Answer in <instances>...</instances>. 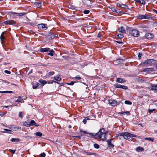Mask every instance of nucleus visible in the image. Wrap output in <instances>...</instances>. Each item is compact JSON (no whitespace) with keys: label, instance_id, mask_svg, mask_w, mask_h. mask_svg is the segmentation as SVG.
Instances as JSON below:
<instances>
[{"label":"nucleus","instance_id":"4","mask_svg":"<svg viewBox=\"0 0 157 157\" xmlns=\"http://www.w3.org/2000/svg\"><path fill=\"white\" fill-rule=\"evenodd\" d=\"M155 60L154 59H149L145 60L144 62V63L151 66L155 63Z\"/></svg>","mask_w":157,"mask_h":157},{"label":"nucleus","instance_id":"10","mask_svg":"<svg viewBox=\"0 0 157 157\" xmlns=\"http://www.w3.org/2000/svg\"><path fill=\"white\" fill-rule=\"evenodd\" d=\"M144 72H147L148 73H151L152 72L154 71H155L156 70H154V68L151 67V68H145L144 69Z\"/></svg>","mask_w":157,"mask_h":157},{"label":"nucleus","instance_id":"12","mask_svg":"<svg viewBox=\"0 0 157 157\" xmlns=\"http://www.w3.org/2000/svg\"><path fill=\"white\" fill-rule=\"evenodd\" d=\"M37 26L39 29H43L44 30H46L47 28L45 25L44 24H40L37 25Z\"/></svg>","mask_w":157,"mask_h":157},{"label":"nucleus","instance_id":"33","mask_svg":"<svg viewBox=\"0 0 157 157\" xmlns=\"http://www.w3.org/2000/svg\"><path fill=\"white\" fill-rule=\"evenodd\" d=\"M144 140H148L153 142L154 139L151 138H144Z\"/></svg>","mask_w":157,"mask_h":157},{"label":"nucleus","instance_id":"60","mask_svg":"<svg viewBox=\"0 0 157 157\" xmlns=\"http://www.w3.org/2000/svg\"><path fill=\"white\" fill-rule=\"evenodd\" d=\"M87 64L86 63H84L82 65V66L83 67H84L87 66Z\"/></svg>","mask_w":157,"mask_h":157},{"label":"nucleus","instance_id":"18","mask_svg":"<svg viewBox=\"0 0 157 157\" xmlns=\"http://www.w3.org/2000/svg\"><path fill=\"white\" fill-rule=\"evenodd\" d=\"M116 82L118 83H124L126 82V80L120 78H117L116 80Z\"/></svg>","mask_w":157,"mask_h":157},{"label":"nucleus","instance_id":"55","mask_svg":"<svg viewBox=\"0 0 157 157\" xmlns=\"http://www.w3.org/2000/svg\"><path fill=\"white\" fill-rule=\"evenodd\" d=\"M125 114H126L127 115H128L130 114L129 111H126L124 112Z\"/></svg>","mask_w":157,"mask_h":157},{"label":"nucleus","instance_id":"39","mask_svg":"<svg viewBox=\"0 0 157 157\" xmlns=\"http://www.w3.org/2000/svg\"><path fill=\"white\" fill-rule=\"evenodd\" d=\"M75 79L77 80H80L81 79V78L80 77V76L79 75H77L76 77H75L74 78H73V79Z\"/></svg>","mask_w":157,"mask_h":157},{"label":"nucleus","instance_id":"19","mask_svg":"<svg viewBox=\"0 0 157 157\" xmlns=\"http://www.w3.org/2000/svg\"><path fill=\"white\" fill-rule=\"evenodd\" d=\"M32 85L33 88L34 89H35L39 86L40 84L38 82H36L35 83H32Z\"/></svg>","mask_w":157,"mask_h":157},{"label":"nucleus","instance_id":"45","mask_svg":"<svg viewBox=\"0 0 157 157\" xmlns=\"http://www.w3.org/2000/svg\"><path fill=\"white\" fill-rule=\"evenodd\" d=\"M21 97H19L18 98L17 100L16 101V102H19L21 101Z\"/></svg>","mask_w":157,"mask_h":157},{"label":"nucleus","instance_id":"17","mask_svg":"<svg viewBox=\"0 0 157 157\" xmlns=\"http://www.w3.org/2000/svg\"><path fill=\"white\" fill-rule=\"evenodd\" d=\"M18 13L13 12H10L9 13V15L12 18H16V16H17Z\"/></svg>","mask_w":157,"mask_h":157},{"label":"nucleus","instance_id":"59","mask_svg":"<svg viewBox=\"0 0 157 157\" xmlns=\"http://www.w3.org/2000/svg\"><path fill=\"white\" fill-rule=\"evenodd\" d=\"M117 6H119V7H121V4L120 3H118L117 4Z\"/></svg>","mask_w":157,"mask_h":157},{"label":"nucleus","instance_id":"64","mask_svg":"<svg viewBox=\"0 0 157 157\" xmlns=\"http://www.w3.org/2000/svg\"><path fill=\"white\" fill-rule=\"evenodd\" d=\"M153 10L154 12H155V13H156L157 14V10H155V9H153Z\"/></svg>","mask_w":157,"mask_h":157},{"label":"nucleus","instance_id":"25","mask_svg":"<svg viewBox=\"0 0 157 157\" xmlns=\"http://www.w3.org/2000/svg\"><path fill=\"white\" fill-rule=\"evenodd\" d=\"M144 151V148L142 147H137L136 149V151L137 152H139L140 151Z\"/></svg>","mask_w":157,"mask_h":157},{"label":"nucleus","instance_id":"15","mask_svg":"<svg viewBox=\"0 0 157 157\" xmlns=\"http://www.w3.org/2000/svg\"><path fill=\"white\" fill-rule=\"evenodd\" d=\"M145 36L147 39H150L153 37V35L151 33H147L145 34Z\"/></svg>","mask_w":157,"mask_h":157},{"label":"nucleus","instance_id":"16","mask_svg":"<svg viewBox=\"0 0 157 157\" xmlns=\"http://www.w3.org/2000/svg\"><path fill=\"white\" fill-rule=\"evenodd\" d=\"M118 30L120 33H126V30L122 26L119 28Z\"/></svg>","mask_w":157,"mask_h":157},{"label":"nucleus","instance_id":"21","mask_svg":"<svg viewBox=\"0 0 157 157\" xmlns=\"http://www.w3.org/2000/svg\"><path fill=\"white\" fill-rule=\"evenodd\" d=\"M10 141L12 142L17 143L20 142V140L19 139L16 138H12L10 140Z\"/></svg>","mask_w":157,"mask_h":157},{"label":"nucleus","instance_id":"11","mask_svg":"<svg viewBox=\"0 0 157 157\" xmlns=\"http://www.w3.org/2000/svg\"><path fill=\"white\" fill-rule=\"evenodd\" d=\"M109 103L113 106H116L117 104V102L116 100L111 99L109 101Z\"/></svg>","mask_w":157,"mask_h":157},{"label":"nucleus","instance_id":"50","mask_svg":"<svg viewBox=\"0 0 157 157\" xmlns=\"http://www.w3.org/2000/svg\"><path fill=\"white\" fill-rule=\"evenodd\" d=\"M4 92L5 93H13V91H4Z\"/></svg>","mask_w":157,"mask_h":157},{"label":"nucleus","instance_id":"54","mask_svg":"<svg viewBox=\"0 0 157 157\" xmlns=\"http://www.w3.org/2000/svg\"><path fill=\"white\" fill-rule=\"evenodd\" d=\"M82 122L84 124H86V120L85 119L83 120Z\"/></svg>","mask_w":157,"mask_h":157},{"label":"nucleus","instance_id":"41","mask_svg":"<svg viewBox=\"0 0 157 157\" xmlns=\"http://www.w3.org/2000/svg\"><path fill=\"white\" fill-rule=\"evenodd\" d=\"M94 147L97 149H98L99 148V145L97 144H94Z\"/></svg>","mask_w":157,"mask_h":157},{"label":"nucleus","instance_id":"48","mask_svg":"<svg viewBox=\"0 0 157 157\" xmlns=\"http://www.w3.org/2000/svg\"><path fill=\"white\" fill-rule=\"evenodd\" d=\"M142 56V53L139 52L138 54V57L139 59H140Z\"/></svg>","mask_w":157,"mask_h":157},{"label":"nucleus","instance_id":"1","mask_svg":"<svg viewBox=\"0 0 157 157\" xmlns=\"http://www.w3.org/2000/svg\"><path fill=\"white\" fill-rule=\"evenodd\" d=\"M105 131V129L104 128H101L99 132L96 133H88L86 131H83L82 130H81L80 131V133L81 136H84V135L82 134V133H84V134H89L90 135V137H92L94 138H96V139H101V134Z\"/></svg>","mask_w":157,"mask_h":157},{"label":"nucleus","instance_id":"34","mask_svg":"<svg viewBox=\"0 0 157 157\" xmlns=\"http://www.w3.org/2000/svg\"><path fill=\"white\" fill-rule=\"evenodd\" d=\"M35 135L36 136L39 137H41L42 136V133L40 132H38L36 133Z\"/></svg>","mask_w":157,"mask_h":157},{"label":"nucleus","instance_id":"8","mask_svg":"<svg viewBox=\"0 0 157 157\" xmlns=\"http://www.w3.org/2000/svg\"><path fill=\"white\" fill-rule=\"evenodd\" d=\"M6 25H12L16 24V22L13 20H7L4 22Z\"/></svg>","mask_w":157,"mask_h":157},{"label":"nucleus","instance_id":"32","mask_svg":"<svg viewBox=\"0 0 157 157\" xmlns=\"http://www.w3.org/2000/svg\"><path fill=\"white\" fill-rule=\"evenodd\" d=\"M68 7L69 9H71L72 10L75 9V7L71 5L70 4L68 5Z\"/></svg>","mask_w":157,"mask_h":157},{"label":"nucleus","instance_id":"56","mask_svg":"<svg viewBox=\"0 0 157 157\" xmlns=\"http://www.w3.org/2000/svg\"><path fill=\"white\" fill-rule=\"evenodd\" d=\"M31 137H30L29 136H25V138H26V139H29V138H31Z\"/></svg>","mask_w":157,"mask_h":157},{"label":"nucleus","instance_id":"13","mask_svg":"<svg viewBox=\"0 0 157 157\" xmlns=\"http://www.w3.org/2000/svg\"><path fill=\"white\" fill-rule=\"evenodd\" d=\"M5 34V32H3L0 36V38L1 39V43H2L3 42H4L6 38L5 36H4V34Z\"/></svg>","mask_w":157,"mask_h":157},{"label":"nucleus","instance_id":"35","mask_svg":"<svg viewBox=\"0 0 157 157\" xmlns=\"http://www.w3.org/2000/svg\"><path fill=\"white\" fill-rule=\"evenodd\" d=\"M124 103L127 105H131L132 104V103L131 101L126 100L124 101Z\"/></svg>","mask_w":157,"mask_h":157},{"label":"nucleus","instance_id":"26","mask_svg":"<svg viewBox=\"0 0 157 157\" xmlns=\"http://www.w3.org/2000/svg\"><path fill=\"white\" fill-rule=\"evenodd\" d=\"M23 125L27 127H30L31 126L30 122H25L23 124Z\"/></svg>","mask_w":157,"mask_h":157},{"label":"nucleus","instance_id":"9","mask_svg":"<svg viewBox=\"0 0 157 157\" xmlns=\"http://www.w3.org/2000/svg\"><path fill=\"white\" fill-rule=\"evenodd\" d=\"M113 140V139L111 138L110 140H107L108 147L110 148H112L114 147V145L111 143Z\"/></svg>","mask_w":157,"mask_h":157},{"label":"nucleus","instance_id":"53","mask_svg":"<svg viewBox=\"0 0 157 157\" xmlns=\"http://www.w3.org/2000/svg\"><path fill=\"white\" fill-rule=\"evenodd\" d=\"M151 90H155V91H157V88H151Z\"/></svg>","mask_w":157,"mask_h":157},{"label":"nucleus","instance_id":"30","mask_svg":"<svg viewBox=\"0 0 157 157\" xmlns=\"http://www.w3.org/2000/svg\"><path fill=\"white\" fill-rule=\"evenodd\" d=\"M117 37L120 39H122L124 37V35L123 34L120 33L117 35Z\"/></svg>","mask_w":157,"mask_h":157},{"label":"nucleus","instance_id":"27","mask_svg":"<svg viewBox=\"0 0 157 157\" xmlns=\"http://www.w3.org/2000/svg\"><path fill=\"white\" fill-rule=\"evenodd\" d=\"M54 78L55 80L58 81H60L61 79V78L60 77V75L54 77Z\"/></svg>","mask_w":157,"mask_h":157},{"label":"nucleus","instance_id":"62","mask_svg":"<svg viewBox=\"0 0 157 157\" xmlns=\"http://www.w3.org/2000/svg\"><path fill=\"white\" fill-rule=\"evenodd\" d=\"M4 130L6 131H8V132H9V131H11V130H10V129H4Z\"/></svg>","mask_w":157,"mask_h":157},{"label":"nucleus","instance_id":"42","mask_svg":"<svg viewBox=\"0 0 157 157\" xmlns=\"http://www.w3.org/2000/svg\"><path fill=\"white\" fill-rule=\"evenodd\" d=\"M55 73V72L54 71H51L49 72L48 73V75L49 76H50L52 75H53Z\"/></svg>","mask_w":157,"mask_h":157},{"label":"nucleus","instance_id":"38","mask_svg":"<svg viewBox=\"0 0 157 157\" xmlns=\"http://www.w3.org/2000/svg\"><path fill=\"white\" fill-rule=\"evenodd\" d=\"M23 114L22 113V112H20L19 113V114L18 116L22 118L23 117Z\"/></svg>","mask_w":157,"mask_h":157},{"label":"nucleus","instance_id":"61","mask_svg":"<svg viewBox=\"0 0 157 157\" xmlns=\"http://www.w3.org/2000/svg\"><path fill=\"white\" fill-rule=\"evenodd\" d=\"M97 37H98V38H100V37H101V34H100L99 33H98V34L97 35Z\"/></svg>","mask_w":157,"mask_h":157},{"label":"nucleus","instance_id":"51","mask_svg":"<svg viewBox=\"0 0 157 157\" xmlns=\"http://www.w3.org/2000/svg\"><path fill=\"white\" fill-rule=\"evenodd\" d=\"M9 151L10 152H11L13 154H14L15 152V151L11 149H10Z\"/></svg>","mask_w":157,"mask_h":157},{"label":"nucleus","instance_id":"14","mask_svg":"<svg viewBox=\"0 0 157 157\" xmlns=\"http://www.w3.org/2000/svg\"><path fill=\"white\" fill-rule=\"evenodd\" d=\"M112 10L114 12H115L117 13H122L124 14V13L122 11H120L118 9H116L114 7H113L112 9Z\"/></svg>","mask_w":157,"mask_h":157},{"label":"nucleus","instance_id":"5","mask_svg":"<svg viewBox=\"0 0 157 157\" xmlns=\"http://www.w3.org/2000/svg\"><path fill=\"white\" fill-rule=\"evenodd\" d=\"M131 35L134 37H137L140 35L139 32L135 29L132 30L131 32Z\"/></svg>","mask_w":157,"mask_h":157},{"label":"nucleus","instance_id":"29","mask_svg":"<svg viewBox=\"0 0 157 157\" xmlns=\"http://www.w3.org/2000/svg\"><path fill=\"white\" fill-rule=\"evenodd\" d=\"M34 4L39 7H40L41 6V3L40 2H35L34 3Z\"/></svg>","mask_w":157,"mask_h":157},{"label":"nucleus","instance_id":"28","mask_svg":"<svg viewBox=\"0 0 157 157\" xmlns=\"http://www.w3.org/2000/svg\"><path fill=\"white\" fill-rule=\"evenodd\" d=\"M49 51L50 52L48 53L47 55H50L51 56H53V52H54V51L52 49L51 50H50Z\"/></svg>","mask_w":157,"mask_h":157},{"label":"nucleus","instance_id":"24","mask_svg":"<svg viewBox=\"0 0 157 157\" xmlns=\"http://www.w3.org/2000/svg\"><path fill=\"white\" fill-rule=\"evenodd\" d=\"M39 82L40 83L41 85L42 86H43L44 85L47 83V81L44 80L40 79L39 80Z\"/></svg>","mask_w":157,"mask_h":157},{"label":"nucleus","instance_id":"2","mask_svg":"<svg viewBox=\"0 0 157 157\" xmlns=\"http://www.w3.org/2000/svg\"><path fill=\"white\" fill-rule=\"evenodd\" d=\"M119 136H122L125 139L128 140H129L130 138H131L132 137H136L137 136L136 135L129 133L128 132L120 133L119 134Z\"/></svg>","mask_w":157,"mask_h":157},{"label":"nucleus","instance_id":"43","mask_svg":"<svg viewBox=\"0 0 157 157\" xmlns=\"http://www.w3.org/2000/svg\"><path fill=\"white\" fill-rule=\"evenodd\" d=\"M75 82L74 81H71L70 82L67 83V84L69 85H73Z\"/></svg>","mask_w":157,"mask_h":157},{"label":"nucleus","instance_id":"49","mask_svg":"<svg viewBox=\"0 0 157 157\" xmlns=\"http://www.w3.org/2000/svg\"><path fill=\"white\" fill-rule=\"evenodd\" d=\"M4 72L7 74H11V72L10 71L8 70H5L4 71Z\"/></svg>","mask_w":157,"mask_h":157},{"label":"nucleus","instance_id":"47","mask_svg":"<svg viewBox=\"0 0 157 157\" xmlns=\"http://www.w3.org/2000/svg\"><path fill=\"white\" fill-rule=\"evenodd\" d=\"M155 110V109H149L148 111L149 113H152L153 111H154Z\"/></svg>","mask_w":157,"mask_h":157},{"label":"nucleus","instance_id":"46","mask_svg":"<svg viewBox=\"0 0 157 157\" xmlns=\"http://www.w3.org/2000/svg\"><path fill=\"white\" fill-rule=\"evenodd\" d=\"M46 155L45 154L44 152L41 153L40 154V156L41 157H45Z\"/></svg>","mask_w":157,"mask_h":157},{"label":"nucleus","instance_id":"57","mask_svg":"<svg viewBox=\"0 0 157 157\" xmlns=\"http://www.w3.org/2000/svg\"><path fill=\"white\" fill-rule=\"evenodd\" d=\"M116 42L117 43L119 44H121L123 43L122 42L119 41H117Z\"/></svg>","mask_w":157,"mask_h":157},{"label":"nucleus","instance_id":"52","mask_svg":"<svg viewBox=\"0 0 157 157\" xmlns=\"http://www.w3.org/2000/svg\"><path fill=\"white\" fill-rule=\"evenodd\" d=\"M73 137H75V138H78L79 139H81V136H73Z\"/></svg>","mask_w":157,"mask_h":157},{"label":"nucleus","instance_id":"40","mask_svg":"<svg viewBox=\"0 0 157 157\" xmlns=\"http://www.w3.org/2000/svg\"><path fill=\"white\" fill-rule=\"evenodd\" d=\"M83 13L85 14H87L89 13L90 11L88 10H85L83 11Z\"/></svg>","mask_w":157,"mask_h":157},{"label":"nucleus","instance_id":"6","mask_svg":"<svg viewBox=\"0 0 157 157\" xmlns=\"http://www.w3.org/2000/svg\"><path fill=\"white\" fill-rule=\"evenodd\" d=\"M137 18L139 19H149L150 18V16L149 15H139L137 16Z\"/></svg>","mask_w":157,"mask_h":157},{"label":"nucleus","instance_id":"31","mask_svg":"<svg viewBox=\"0 0 157 157\" xmlns=\"http://www.w3.org/2000/svg\"><path fill=\"white\" fill-rule=\"evenodd\" d=\"M121 8H124L125 9H128V6L124 4H121Z\"/></svg>","mask_w":157,"mask_h":157},{"label":"nucleus","instance_id":"44","mask_svg":"<svg viewBox=\"0 0 157 157\" xmlns=\"http://www.w3.org/2000/svg\"><path fill=\"white\" fill-rule=\"evenodd\" d=\"M86 154L89 155H96V154L94 153H93V152H86Z\"/></svg>","mask_w":157,"mask_h":157},{"label":"nucleus","instance_id":"22","mask_svg":"<svg viewBox=\"0 0 157 157\" xmlns=\"http://www.w3.org/2000/svg\"><path fill=\"white\" fill-rule=\"evenodd\" d=\"M30 126H35L38 127L39 126V124H36V122L34 120H31L30 122Z\"/></svg>","mask_w":157,"mask_h":157},{"label":"nucleus","instance_id":"3","mask_svg":"<svg viewBox=\"0 0 157 157\" xmlns=\"http://www.w3.org/2000/svg\"><path fill=\"white\" fill-rule=\"evenodd\" d=\"M57 36L56 34H54L51 32H48L45 35L46 39L48 40H51L54 39Z\"/></svg>","mask_w":157,"mask_h":157},{"label":"nucleus","instance_id":"63","mask_svg":"<svg viewBox=\"0 0 157 157\" xmlns=\"http://www.w3.org/2000/svg\"><path fill=\"white\" fill-rule=\"evenodd\" d=\"M85 119H86V121L90 120V119L89 118V117H86L85 118Z\"/></svg>","mask_w":157,"mask_h":157},{"label":"nucleus","instance_id":"7","mask_svg":"<svg viewBox=\"0 0 157 157\" xmlns=\"http://www.w3.org/2000/svg\"><path fill=\"white\" fill-rule=\"evenodd\" d=\"M114 86L116 88H121L124 90H127L128 89V87L126 86L121 85L118 84H116L114 85Z\"/></svg>","mask_w":157,"mask_h":157},{"label":"nucleus","instance_id":"20","mask_svg":"<svg viewBox=\"0 0 157 157\" xmlns=\"http://www.w3.org/2000/svg\"><path fill=\"white\" fill-rule=\"evenodd\" d=\"M50 50L49 48H41L40 50V51L42 52H48Z\"/></svg>","mask_w":157,"mask_h":157},{"label":"nucleus","instance_id":"58","mask_svg":"<svg viewBox=\"0 0 157 157\" xmlns=\"http://www.w3.org/2000/svg\"><path fill=\"white\" fill-rule=\"evenodd\" d=\"M119 114H125L124 112H121L118 113Z\"/></svg>","mask_w":157,"mask_h":157},{"label":"nucleus","instance_id":"37","mask_svg":"<svg viewBox=\"0 0 157 157\" xmlns=\"http://www.w3.org/2000/svg\"><path fill=\"white\" fill-rule=\"evenodd\" d=\"M151 88H157V84H151Z\"/></svg>","mask_w":157,"mask_h":157},{"label":"nucleus","instance_id":"36","mask_svg":"<svg viewBox=\"0 0 157 157\" xmlns=\"http://www.w3.org/2000/svg\"><path fill=\"white\" fill-rule=\"evenodd\" d=\"M26 14V13H18L17 16H23L25 15Z\"/></svg>","mask_w":157,"mask_h":157},{"label":"nucleus","instance_id":"23","mask_svg":"<svg viewBox=\"0 0 157 157\" xmlns=\"http://www.w3.org/2000/svg\"><path fill=\"white\" fill-rule=\"evenodd\" d=\"M137 2L143 5H145L146 3L145 2L144 0H134Z\"/></svg>","mask_w":157,"mask_h":157}]
</instances>
